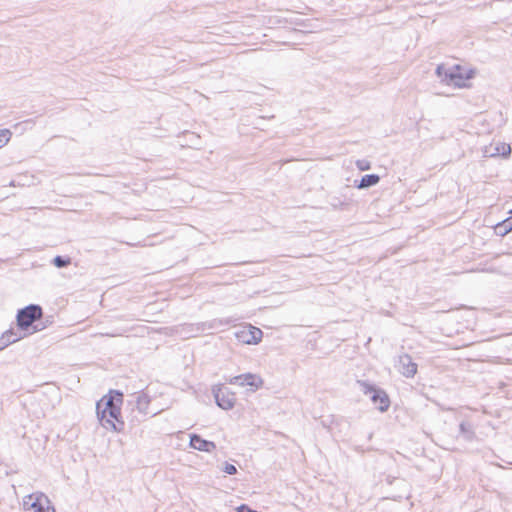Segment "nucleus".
<instances>
[{"label":"nucleus","instance_id":"obj_21","mask_svg":"<svg viewBox=\"0 0 512 512\" xmlns=\"http://www.w3.org/2000/svg\"><path fill=\"white\" fill-rule=\"evenodd\" d=\"M356 166L361 171H366L371 168V163L368 160L362 159L356 161Z\"/></svg>","mask_w":512,"mask_h":512},{"label":"nucleus","instance_id":"obj_3","mask_svg":"<svg viewBox=\"0 0 512 512\" xmlns=\"http://www.w3.org/2000/svg\"><path fill=\"white\" fill-rule=\"evenodd\" d=\"M436 74L447 85H453L458 88L466 87V81L474 75L472 70L465 71L461 66L454 65L446 67L444 64L438 65Z\"/></svg>","mask_w":512,"mask_h":512},{"label":"nucleus","instance_id":"obj_7","mask_svg":"<svg viewBox=\"0 0 512 512\" xmlns=\"http://www.w3.org/2000/svg\"><path fill=\"white\" fill-rule=\"evenodd\" d=\"M237 339L245 344H257L261 341L263 336V332L261 329L250 325L249 327H244L241 330L235 333Z\"/></svg>","mask_w":512,"mask_h":512},{"label":"nucleus","instance_id":"obj_5","mask_svg":"<svg viewBox=\"0 0 512 512\" xmlns=\"http://www.w3.org/2000/svg\"><path fill=\"white\" fill-rule=\"evenodd\" d=\"M23 509L25 512H55L50 506V501L43 493H33L23 498Z\"/></svg>","mask_w":512,"mask_h":512},{"label":"nucleus","instance_id":"obj_6","mask_svg":"<svg viewBox=\"0 0 512 512\" xmlns=\"http://www.w3.org/2000/svg\"><path fill=\"white\" fill-rule=\"evenodd\" d=\"M228 381L230 384L233 385H238L242 387L248 386L250 387L251 391H256L263 385L262 378L259 375L253 373H244L241 375H237L231 377Z\"/></svg>","mask_w":512,"mask_h":512},{"label":"nucleus","instance_id":"obj_26","mask_svg":"<svg viewBox=\"0 0 512 512\" xmlns=\"http://www.w3.org/2000/svg\"><path fill=\"white\" fill-rule=\"evenodd\" d=\"M333 207H338V203L337 202H334V203H331Z\"/></svg>","mask_w":512,"mask_h":512},{"label":"nucleus","instance_id":"obj_16","mask_svg":"<svg viewBox=\"0 0 512 512\" xmlns=\"http://www.w3.org/2000/svg\"><path fill=\"white\" fill-rule=\"evenodd\" d=\"M496 349L499 352H512V334L501 338L496 343Z\"/></svg>","mask_w":512,"mask_h":512},{"label":"nucleus","instance_id":"obj_8","mask_svg":"<svg viewBox=\"0 0 512 512\" xmlns=\"http://www.w3.org/2000/svg\"><path fill=\"white\" fill-rule=\"evenodd\" d=\"M213 395L216 404L224 410L232 409L236 403L235 394L228 391L226 388H214Z\"/></svg>","mask_w":512,"mask_h":512},{"label":"nucleus","instance_id":"obj_10","mask_svg":"<svg viewBox=\"0 0 512 512\" xmlns=\"http://www.w3.org/2000/svg\"><path fill=\"white\" fill-rule=\"evenodd\" d=\"M133 401L135 402V406L139 413H141L144 416L151 415L155 416L158 414V412H152L149 410V405L151 402V399L148 394L145 392H138L134 393L132 395Z\"/></svg>","mask_w":512,"mask_h":512},{"label":"nucleus","instance_id":"obj_11","mask_svg":"<svg viewBox=\"0 0 512 512\" xmlns=\"http://www.w3.org/2000/svg\"><path fill=\"white\" fill-rule=\"evenodd\" d=\"M190 446L198 451L211 453L216 449V444L212 441L203 439L198 434L190 435Z\"/></svg>","mask_w":512,"mask_h":512},{"label":"nucleus","instance_id":"obj_27","mask_svg":"<svg viewBox=\"0 0 512 512\" xmlns=\"http://www.w3.org/2000/svg\"><path fill=\"white\" fill-rule=\"evenodd\" d=\"M510 214H511V216H512V210L510 211Z\"/></svg>","mask_w":512,"mask_h":512},{"label":"nucleus","instance_id":"obj_24","mask_svg":"<svg viewBox=\"0 0 512 512\" xmlns=\"http://www.w3.org/2000/svg\"><path fill=\"white\" fill-rule=\"evenodd\" d=\"M124 332H126V331L124 330L122 332L105 333L104 335L109 336V337H116V336H122L124 334Z\"/></svg>","mask_w":512,"mask_h":512},{"label":"nucleus","instance_id":"obj_15","mask_svg":"<svg viewBox=\"0 0 512 512\" xmlns=\"http://www.w3.org/2000/svg\"><path fill=\"white\" fill-rule=\"evenodd\" d=\"M510 231H512V216H509L495 226V232L497 235L504 236Z\"/></svg>","mask_w":512,"mask_h":512},{"label":"nucleus","instance_id":"obj_20","mask_svg":"<svg viewBox=\"0 0 512 512\" xmlns=\"http://www.w3.org/2000/svg\"><path fill=\"white\" fill-rule=\"evenodd\" d=\"M11 137V132L8 129L0 130V148L8 143Z\"/></svg>","mask_w":512,"mask_h":512},{"label":"nucleus","instance_id":"obj_23","mask_svg":"<svg viewBox=\"0 0 512 512\" xmlns=\"http://www.w3.org/2000/svg\"><path fill=\"white\" fill-rule=\"evenodd\" d=\"M495 359L494 363H512V358L510 357L497 356Z\"/></svg>","mask_w":512,"mask_h":512},{"label":"nucleus","instance_id":"obj_25","mask_svg":"<svg viewBox=\"0 0 512 512\" xmlns=\"http://www.w3.org/2000/svg\"><path fill=\"white\" fill-rule=\"evenodd\" d=\"M10 344H6V340H3V337L1 336L0 337V350H3L5 349L7 346H9Z\"/></svg>","mask_w":512,"mask_h":512},{"label":"nucleus","instance_id":"obj_22","mask_svg":"<svg viewBox=\"0 0 512 512\" xmlns=\"http://www.w3.org/2000/svg\"><path fill=\"white\" fill-rule=\"evenodd\" d=\"M223 471L226 473V474H229V475H234L237 473V468L233 465V464H230L228 462H225L224 464V467H223Z\"/></svg>","mask_w":512,"mask_h":512},{"label":"nucleus","instance_id":"obj_19","mask_svg":"<svg viewBox=\"0 0 512 512\" xmlns=\"http://www.w3.org/2000/svg\"><path fill=\"white\" fill-rule=\"evenodd\" d=\"M217 324H222V321H217V320H213L212 322H209V323H200V324H197L196 325V331H204V330H210V329H214V328H217Z\"/></svg>","mask_w":512,"mask_h":512},{"label":"nucleus","instance_id":"obj_4","mask_svg":"<svg viewBox=\"0 0 512 512\" xmlns=\"http://www.w3.org/2000/svg\"><path fill=\"white\" fill-rule=\"evenodd\" d=\"M357 384L365 395H370L371 401L378 405L379 411L385 412L388 410L390 406V400L387 393L383 389H380L374 384L363 380H358Z\"/></svg>","mask_w":512,"mask_h":512},{"label":"nucleus","instance_id":"obj_1","mask_svg":"<svg viewBox=\"0 0 512 512\" xmlns=\"http://www.w3.org/2000/svg\"><path fill=\"white\" fill-rule=\"evenodd\" d=\"M123 393L111 390L96 403V414L100 424L107 430L120 432L124 428L121 417Z\"/></svg>","mask_w":512,"mask_h":512},{"label":"nucleus","instance_id":"obj_13","mask_svg":"<svg viewBox=\"0 0 512 512\" xmlns=\"http://www.w3.org/2000/svg\"><path fill=\"white\" fill-rule=\"evenodd\" d=\"M460 435L466 441H472L475 438V431L473 429V425L470 422L462 421L459 425Z\"/></svg>","mask_w":512,"mask_h":512},{"label":"nucleus","instance_id":"obj_14","mask_svg":"<svg viewBox=\"0 0 512 512\" xmlns=\"http://www.w3.org/2000/svg\"><path fill=\"white\" fill-rule=\"evenodd\" d=\"M379 181H380L379 175L367 174L361 178L359 184H357V188H359V189L370 188L372 186L377 185L379 183Z\"/></svg>","mask_w":512,"mask_h":512},{"label":"nucleus","instance_id":"obj_17","mask_svg":"<svg viewBox=\"0 0 512 512\" xmlns=\"http://www.w3.org/2000/svg\"><path fill=\"white\" fill-rule=\"evenodd\" d=\"M511 154V147L509 144L506 143H498L495 146V152L492 154L494 155H500L503 157H508Z\"/></svg>","mask_w":512,"mask_h":512},{"label":"nucleus","instance_id":"obj_9","mask_svg":"<svg viewBox=\"0 0 512 512\" xmlns=\"http://www.w3.org/2000/svg\"><path fill=\"white\" fill-rule=\"evenodd\" d=\"M396 368L407 378H411L417 373V364L408 354H403L398 357Z\"/></svg>","mask_w":512,"mask_h":512},{"label":"nucleus","instance_id":"obj_2","mask_svg":"<svg viewBox=\"0 0 512 512\" xmlns=\"http://www.w3.org/2000/svg\"><path fill=\"white\" fill-rule=\"evenodd\" d=\"M43 309L40 305L29 304L19 309L16 315V324L19 330L27 332V336L42 331L46 325L42 323Z\"/></svg>","mask_w":512,"mask_h":512},{"label":"nucleus","instance_id":"obj_12","mask_svg":"<svg viewBox=\"0 0 512 512\" xmlns=\"http://www.w3.org/2000/svg\"><path fill=\"white\" fill-rule=\"evenodd\" d=\"M1 336L3 337V340H6V344H13L26 337L27 332H23L17 327V329L11 328L7 330Z\"/></svg>","mask_w":512,"mask_h":512},{"label":"nucleus","instance_id":"obj_18","mask_svg":"<svg viewBox=\"0 0 512 512\" xmlns=\"http://www.w3.org/2000/svg\"><path fill=\"white\" fill-rule=\"evenodd\" d=\"M52 263L57 268H64V267H67L71 263V259L69 257H64V256L58 255L53 258Z\"/></svg>","mask_w":512,"mask_h":512}]
</instances>
